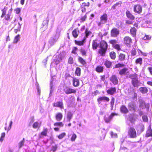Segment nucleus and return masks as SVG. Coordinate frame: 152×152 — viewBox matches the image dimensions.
I'll return each instance as SVG.
<instances>
[{
    "mask_svg": "<svg viewBox=\"0 0 152 152\" xmlns=\"http://www.w3.org/2000/svg\"><path fill=\"white\" fill-rule=\"evenodd\" d=\"M129 77L131 80V83L134 87H138L140 86V83L138 80V75L134 73L130 74Z\"/></svg>",
    "mask_w": 152,
    "mask_h": 152,
    "instance_id": "1",
    "label": "nucleus"
},
{
    "mask_svg": "<svg viewBox=\"0 0 152 152\" xmlns=\"http://www.w3.org/2000/svg\"><path fill=\"white\" fill-rule=\"evenodd\" d=\"M7 8L6 7L1 10L2 14L1 16V17L3 18L4 17V18L5 20H8L10 19V16L12 13V9L11 8L9 11L8 13L6 15V13Z\"/></svg>",
    "mask_w": 152,
    "mask_h": 152,
    "instance_id": "2",
    "label": "nucleus"
},
{
    "mask_svg": "<svg viewBox=\"0 0 152 152\" xmlns=\"http://www.w3.org/2000/svg\"><path fill=\"white\" fill-rule=\"evenodd\" d=\"M100 21L98 22L97 24L99 27H102L103 24L106 23L108 20V15L106 13H104L100 18Z\"/></svg>",
    "mask_w": 152,
    "mask_h": 152,
    "instance_id": "3",
    "label": "nucleus"
},
{
    "mask_svg": "<svg viewBox=\"0 0 152 152\" xmlns=\"http://www.w3.org/2000/svg\"><path fill=\"white\" fill-rule=\"evenodd\" d=\"M128 135L131 138H135L137 137V133L135 128L133 127H129L128 129Z\"/></svg>",
    "mask_w": 152,
    "mask_h": 152,
    "instance_id": "4",
    "label": "nucleus"
},
{
    "mask_svg": "<svg viewBox=\"0 0 152 152\" xmlns=\"http://www.w3.org/2000/svg\"><path fill=\"white\" fill-rule=\"evenodd\" d=\"M63 91L66 94H75L77 92L76 90L72 89L69 86H66L64 88Z\"/></svg>",
    "mask_w": 152,
    "mask_h": 152,
    "instance_id": "5",
    "label": "nucleus"
},
{
    "mask_svg": "<svg viewBox=\"0 0 152 152\" xmlns=\"http://www.w3.org/2000/svg\"><path fill=\"white\" fill-rule=\"evenodd\" d=\"M124 44L129 47H130L132 43V41L131 38L128 36H126L123 39Z\"/></svg>",
    "mask_w": 152,
    "mask_h": 152,
    "instance_id": "6",
    "label": "nucleus"
},
{
    "mask_svg": "<svg viewBox=\"0 0 152 152\" xmlns=\"http://www.w3.org/2000/svg\"><path fill=\"white\" fill-rule=\"evenodd\" d=\"M133 10L134 12L140 14L142 12V8L140 5L137 4L134 6Z\"/></svg>",
    "mask_w": 152,
    "mask_h": 152,
    "instance_id": "7",
    "label": "nucleus"
},
{
    "mask_svg": "<svg viewBox=\"0 0 152 152\" xmlns=\"http://www.w3.org/2000/svg\"><path fill=\"white\" fill-rule=\"evenodd\" d=\"M120 34V31L118 29L115 28H113L110 31V35L111 37H116Z\"/></svg>",
    "mask_w": 152,
    "mask_h": 152,
    "instance_id": "8",
    "label": "nucleus"
},
{
    "mask_svg": "<svg viewBox=\"0 0 152 152\" xmlns=\"http://www.w3.org/2000/svg\"><path fill=\"white\" fill-rule=\"evenodd\" d=\"M138 23H135L134 24V27L130 29V32L131 34L134 37H135L136 35L137 29V28Z\"/></svg>",
    "mask_w": 152,
    "mask_h": 152,
    "instance_id": "9",
    "label": "nucleus"
},
{
    "mask_svg": "<svg viewBox=\"0 0 152 152\" xmlns=\"http://www.w3.org/2000/svg\"><path fill=\"white\" fill-rule=\"evenodd\" d=\"M110 80L114 85H117L118 84V80L117 76L115 75H112L110 78Z\"/></svg>",
    "mask_w": 152,
    "mask_h": 152,
    "instance_id": "10",
    "label": "nucleus"
},
{
    "mask_svg": "<svg viewBox=\"0 0 152 152\" xmlns=\"http://www.w3.org/2000/svg\"><path fill=\"white\" fill-rule=\"evenodd\" d=\"M121 112L123 114H126L129 112V110L126 106L125 105H121L120 108Z\"/></svg>",
    "mask_w": 152,
    "mask_h": 152,
    "instance_id": "11",
    "label": "nucleus"
},
{
    "mask_svg": "<svg viewBox=\"0 0 152 152\" xmlns=\"http://www.w3.org/2000/svg\"><path fill=\"white\" fill-rule=\"evenodd\" d=\"M48 129L47 128H44L43 130L39 134V139L43 138L44 136H46L48 135Z\"/></svg>",
    "mask_w": 152,
    "mask_h": 152,
    "instance_id": "12",
    "label": "nucleus"
},
{
    "mask_svg": "<svg viewBox=\"0 0 152 152\" xmlns=\"http://www.w3.org/2000/svg\"><path fill=\"white\" fill-rule=\"evenodd\" d=\"M129 73L128 69L126 68H122L119 71V74L121 76L125 75Z\"/></svg>",
    "mask_w": 152,
    "mask_h": 152,
    "instance_id": "13",
    "label": "nucleus"
},
{
    "mask_svg": "<svg viewBox=\"0 0 152 152\" xmlns=\"http://www.w3.org/2000/svg\"><path fill=\"white\" fill-rule=\"evenodd\" d=\"M99 45V44L97 39L93 40L92 42V48L93 50H96Z\"/></svg>",
    "mask_w": 152,
    "mask_h": 152,
    "instance_id": "14",
    "label": "nucleus"
},
{
    "mask_svg": "<svg viewBox=\"0 0 152 152\" xmlns=\"http://www.w3.org/2000/svg\"><path fill=\"white\" fill-rule=\"evenodd\" d=\"M100 48L107 50L108 45L107 42L104 40H102L99 44Z\"/></svg>",
    "mask_w": 152,
    "mask_h": 152,
    "instance_id": "15",
    "label": "nucleus"
},
{
    "mask_svg": "<svg viewBox=\"0 0 152 152\" xmlns=\"http://www.w3.org/2000/svg\"><path fill=\"white\" fill-rule=\"evenodd\" d=\"M116 92V88L115 87H111L107 91L108 94L110 95H114Z\"/></svg>",
    "mask_w": 152,
    "mask_h": 152,
    "instance_id": "16",
    "label": "nucleus"
},
{
    "mask_svg": "<svg viewBox=\"0 0 152 152\" xmlns=\"http://www.w3.org/2000/svg\"><path fill=\"white\" fill-rule=\"evenodd\" d=\"M79 33L80 31L78 28L74 29L72 32V35L73 37L74 38H77L79 35Z\"/></svg>",
    "mask_w": 152,
    "mask_h": 152,
    "instance_id": "17",
    "label": "nucleus"
},
{
    "mask_svg": "<svg viewBox=\"0 0 152 152\" xmlns=\"http://www.w3.org/2000/svg\"><path fill=\"white\" fill-rule=\"evenodd\" d=\"M62 60V55L61 54H58L56 56V58L54 60L55 64L57 65L59 64Z\"/></svg>",
    "mask_w": 152,
    "mask_h": 152,
    "instance_id": "18",
    "label": "nucleus"
},
{
    "mask_svg": "<svg viewBox=\"0 0 152 152\" xmlns=\"http://www.w3.org/2000/svg\"><path fill=\"white\" fill-rule=\"evenodd\" d=\"M53 106L54 107H58L61 109L64 108L63 102L61 101L55 102L53 104Z\"/></svg>",
    "mask_w": 152,
    "mask_h": 152,
    "instance_id": "19",
    "label": "nucleus"
},
{
    "mask_svg": "<svg viewBox=\"0 0 152 152\" xmlns=\"http://www.w3.org/2000/svg\"><path fill=\"white\" fill-rule=\"evenodd\" d=\"M97 102L98 103H100L102 101H106L108 102L110 101L109 98L106 96H101L97 99Z\"/></svg>",
    "mask_w": 152,
    "mask_h": 152,
    "instance_id": "20",
    "label": "nucleus"
},
{
    "mask_svg": "<svg viewBox=\"0 0 152 152\" xmlns=\"http://www.w3.org/2000/svg\"><path fill=\"white\" fill-rule=\"evenodd\" d=\"M117 115V114L115 113H111L108 118H105L104 120L105 122L107 123L109 122L114 116Z\"/></svg>",
    "mask_w": 152,
    "mask_h": 152,
    "instance_id": "21",
    "label": "nucleus"
},
{
    "mask_svg": "<svg viewBox=\"0 0 152 152\" xmlns=\"http://www.w3.org/2000/svg\"><path fill=\"white\" fill-rule=\"evenodd\" d=\"M151 125H149L148 129L146 132L145 134V137H152V129L151 128Z\"/></svg>",
    "mask_w": 152,
    "mask_h": 152,
    "instance_id": "22",
    "label": "nucleus"
},
{
    "mask_svg": "<svg viewBox=\"0 0 152 152\" xmlns=\"http://www.w3.org/2000/svg\"><path fill=\"white\" fill-rule=\"evenodd\" d=\"M118 60L120 61H124L126 59V55L123 53H120L118 56Z\"/></svg>",
    "mask_w": 152,
    "mask_h": 152,
    "instance_id": "23",
    "label": "nucleus"
},
{
    "mask_svg": "<svg viewBox=\"0 0 152 152\" xmlns=\"http://www.w3.org/2000/svg\"><path fill=\"white\" fill-rule=\"evenodd\" d=\"M75 44L79 46H83L86 42V40L83 38L81 41H77L76 40H74Z\"/></svg>",
    "mask_w": 152,
    "mask_h": 152,
    "instance_id": "24",
    "label": "nucleus"
},
{
    "mask_svg": "<svg viewBox=\"0 0 152 152\" xmlns=\"http://www.w3.org/2000/svg\"><path fill=\"white\" fill-rule=\"evenodd\" d=\"M107 50H106L105 49L100 48L98 50V54L101 56H105Z\"/></svg>",
    "mask_w": 152,
    "mask_h": 152,
    "instance_id": "25",
    "label": "nucleus"
},
{
    "mask_svg": "<svg viewBox=\"0 0 152 152\" xmlns=\"http://www.w3.org/2000/svg\"><path fill=\"white\" fill-rule=\"evenodd\" d=\"M122 2L121 1H119L114 4L111 7V8L112 10H114L118 8L119 7L121 6Z\"/></svg>",
    "mask_w": 152,
    "mask_h": 152,
    "instance_id": "26",
    "label": "nucleus"
},
{
    "mask_svg": "<svg viewBox=\"0 0 152 152\" xmlns=\"http://www.w3.org/2000/svg\"><path fill=\"white\" fill-rule=\"evenodd\" d=\"M73 85L74 87H78L80 85V81L78 79L73 77L72 80Z\"/></svg>",
    "mask_w": 152,
    "mask_h": 152,
    "instance_id": "27",
    "label": "nucleus"
},
{
    "mask_svg": "<svg viewBox=\"0 0 152 152\" xmlns=\"http://www.w3.org/2000/svg\"><path fill=\"white\" fill-rule=\"evenodd\" d=\"M104 67L103 66L98 65L95 68V71L98 73H102L104 71Z\"/></svg>",
    "mask_w": 152,
    "mask_h": 152,
    "instance_id": "28",
    "label": "nucleus"
},
{
    "mask_svg": "<svg viewBox=\"0 0 152 152\" xmlns=\"http://www.w3.org/2000/svg\"><path fill=\"white\" fill-rule=\"evenodd\" d=\"M126 15L127 18L131 20H134L135 19V17L132 15L129 10L126 11Z\"/></svg>",
    "mask_w": 152,
    "mask_h": 152,
    "instance_id": "29",
    "label": "nucleus"
},
{
    "mask_svg": "<svg viewBox=\"0 0 152 152\" xmlns=\"http://www.w3.org/2000/svg\"><path fill=\"white\" fill-rule=\"evenodd\" d=\"M128 107L131 111L135 112L136 110V105L134 103H129L128 104Z\"/></svg>",
    "mask_w": 152,
    "mask_h": 152,
    "instance_id": "30",
    "label": "nucleus"
},
{
    "mask_svg": "<svg viewBox=\"0 0 152 152\" xmlns=\"http://www.w3.org/2000/svg\"><path fill=\"white\" fill-rule=\"evenodd\" d=\"M85 35L83 38L86 40V39L89 36L92 34V32L90 31L89 30L88 28H86L85 30Z\"/></svg>",
    "mask_w": 152,
    "mask_h": 152,
    "instance_id": "31",
    "label": "nucleus"
},
{
    "mask_svg": "<svg viewBox=\"0 0 152 152\" xmlns=\"http://www.w3.org/2000/svg\"><path fill=\"white\" fill-rule=\"evenodd\" d=\"M63 115L61 113H58L56 115L55 118L57 121H61Z\"/></svg>",
    "mask_w": 152,
    "mask_h": 152,
    "instance_id": "32",
    "label": "nucleus"
},
{
    "mask_svg": "<svg viewBox=\"0 0 152 152\" xmlns=\"http://www.w3.org/2000/svg\"><path fill=\"white\" fill-rule=\"evenodd\" d=\"M134 116V113L130 114L129 115V120L131 123L134 122L136 121Z\"/></svg>",
    "mask_w": 152,
    "mask_h": 152,
    "instance_id": "33",
    "label": "nucleus"
},
{
    "mask_svg": "<svg viewBox=\"0 0 152 152\" xmlns=\"http://www.w3.org/2000/svg\"><path fill=\"white\" fill-rule=\"evenodd\" d=\"M139 90L140 92L143 94H146L148 91V88L145 87H140Z\"/></svg>",
    "mask_w": 152,
    "mask_h": 152,
    "instance_id": "34",
    "label": "nucleus"
},
{
    "mask_svg": "<svg viewBox=\"0 0 152 152\" xmlns=\"http://www.w3.org/2000/svg\"><path fill=\"white\" fill-rule=\"evenodd\" d=\"M41 123H39L37 121L34 122L32 125V127L34 129H37L39 128L41 126Z\"/></svg>",
    "mask_w": 152,
    "mask_h": 152,
    "instance_id": "35",
    "label": "nucleus"
},
{
    "mask_svg": "<svg viewBox=\"0 0 152 152\" xmlns=\"http://www.w3.org/2000/svg\"><path fill=\"white\" fill-rule=\"evenodd\" d=\"M104 64L107 68H109L111 67L112 65V62L107 60L104 62Z\"/></svg>",
    "mask_w": 152,
    "mask_h": 152,
    "instance_id": "36",
    "label": "nucleus"
},
{
    "mask_svg": "<svg viewBox=\"0 0 152 152\" xmlns=\"http://www.w3.org/2000/svg\"><path fill=\"white\" fill-rule=\"evenodd\" d=\"M81 69L80 68L77 67L76 68L75 71V75L77 76H80L81 75Z\"/></svg>",
    "mask_w": 152,
    "mask_h": 152,
    "instance_id": "37",
    "label": "nucleus"
},
{
    "mask_svg": "<svg viewBox=\"0 0 152 152\" xmlns=\"http://www.w3.org/2000/svg\"><path fill=\"white\" fill-rule=\"evenodd\" d=\"M53 125L54 126L61 127L64 126V124L62 122H58L55 123Z\"/></svg>",
    "mask_w": 152,
    "mask_h": 152,
    "instance_id": "38",
    "label": "nucleus"
},
{
    "mask_svg": "<svg viewBox=\"0 0 152 152\" xmlns=\"http://www.w3.org/2000/svg\"><path fill=\"white\" fill-rule=\"evenodd\" d=\"M110 56L111 58L113 60H115L116 58V53L114 51H111L109 53Z\"/></svg>",
    "mask_w": 152,
    "mask_h": 152,
    "instance_id": "39",
    "label": "nucleus"
},
{
    "mask_svg": "<svg viewBox=\"0 0 152 152\" xmlns=\"http://www.w3.org/2000/svg\"><path fill=\"white\" fill-rule=\"evenodd\" d=\"M12 124V121H11L10 122L8 126H7V124H6V126L5 127L4 129L5 130H6L8 132L11 128V126Z\"/></svg>",
    "mask_w": 152,
    "mask_h": 152,
    "instance_id": "40",
    "label": "nucleus"
},
{
    "mask_svg": "<svg viewBox=\"0 0 152 152\" xmlns=\"http://www.w3.org/2000/svg\"><path fill=\"white\" fill-rule=\"evenodd\" d=\"M78 60L79 62L83 65H84L86 64V61L82 57L79 56L78 57Z\"/></svg>",
    "mask_w": 152,
    "mask_h": 152,
    "instance_id": "41",
    "label": "nucleus"
},
{
    "mask_svg": "<svg viewBox=\"0 0 152 152\" xmlns=\"http://www.w3.org/2000/svg\"><path fill=\"white\" fill-rule=\"evenodd\" d=\"M80 51L82 56H87L86 51L84 48H80Z\"/></svg>",
    "mask_w": 152,
    "mask_h": 152,
    "instance_id": "42",
    "label": "nucleus"
},
{
    "mask_svg": "<svg viewBox=\"0 0 152 152\" xmlns=\"http://www.w3.org/2000/svg\"><path fill=\"white\" fill-rule=\"evenodd\" d=\"M142 59L141 58H139L136 59L135 62L136 64H139L140 65L142 64Z\"/></svg>",
    "mask_w": 152,
    "mask_h": 152,
    "instance_id": "43",
    "label": "nucleus"
},
{
    "mask_svg": "<svg viewBox=\"0 0 152 152\" xmlns=\"http://www.w3.org/2000/svg\"><path fill=\"white\" fill-rule=\"evenodd\" d=\"M20 38V35L19 34L17 35L14 37L13 43L14 44L16 43L18 40H19Z\"/></svg>",
    "mask_w": 152,
    "mask_h": 152,
    "instance_id": "44",
    "label": "nucleus"
},
{
    "mask_svg": "<svg viewBox=\"0 0 152 152\" xmlns=\"http://www.w3.org/2000/svg\"><path fill=\"white\" fill-rule=\"evenodd\" d=\"M73 114L71 112H68L67 114V118L69 121H70L72 118Z\"/></svg>",
    "mask_w": 152,
    "mask_h": 152,
    "instance_id": "45",
    "label": "nucleus"
},
{
    "mask_svg": "<svg viewBox=\"0 0 152 152\" xmlns=\"http://www.w3.org/2000/svg\"><path fill=\"white\" fill-rule=\"evenodd\" d=\"M151 38V36L145 34L142 38V39L144 40H150Z\"/></svg>",
    "mask_w": 152,
    "mask_h": 152,
    "instance_id": "46",
    "label": "nucleus"
},
{
    "mask_svg": "<svg viewBox=\"0 0 152 152\" xmlns=\"http://www.w3.org/2000/svg\"><path fill=\"white\" fill-rule=\"evenodd\" d=\"M125 66V65L124 64H121L120 63H118L115 65V67L114 68H117L119 67H124Z\"/></svg>",
    "mask_w": 152,
    "mask_h": 152,
    "instance_id": "47",
    "label": "nucleus"
},
{
    "mask_svg": "<svg viewBox=\"0 0 152 152\" xmlns=\"http://www.w3.org/2000/svg\"><path fill=\"white\" fill-rule=\"evenodd\" d=\"M115 99L114 97L112 98L111 99V101L110 102V106L112 109L113 107V106L115 103Z\"/></svg>",
    "mask_w": 152,
    "mask_h": 152,
    "instance_id": "48",
    "label": "nucleus"
},
{
    "mask_svg": "<svg viewBox=\"0 0 152 152\" xmlns=\"http://www.w3.org/2000/svg\"><path fill=\"white\" fill-rule=\"evenodd\" d=\"M66 135L65 132H63L59 134L58 136V138L59 139H61Z\"/></svg>",
    "mask_w": 152,
    "mask_h": 152,
    "instance_id": "49",
    "label": "nucleus"
},
{
    "mask_svg": "<svg viewBox=\"0 0 152 152\" xmlns=\"http://www.w3.org/2000/svg\"><path fill=\"white\" fill-rule=\"evenodd\" d=\"M113 47L118 51L120 50L121 49L120 45L118 44H116L114 45Z\"/></svg>",
    "mask_w": 152,
    "mask_h": 152,
    "instance_id": "50",
    "label": "nucleus"
},
{
    "mask_svg": "<svg viewBox=\"0 0 152 152\" xmlns=\"http://www.w3.org/2000/svg\"><path fill=\"white\" fill-rule=\"evenodd\" d=\"M68 62L69 64H72L74 63V60L73 57L70 56L68 58Z\"/></svg>",
    "mask_w": 152,
    "mask_h": 152,
    "instance_id": "51",
    "label": "nucleus"
},
{
    "mask_svg": "<svg viewBox=\"0 0 152 152\" xmlns=\"http://www.w3.org/2000/svg\"><path fill=\"white\" fill-rule=\"evenodd\" d=\"M137 51L135 48H133L131 51V55L132 56H135L136 55Z\"/></svg>",
    "mask_w": 152,
    "mask_h": 152,
    "instance_id": "52",
    "label": "nucleus"
},
{
    "mask_svg": "<svg viewBox=\"0 0 152 152\" xmlns=\"http://www.w3.org/2000/svg\"><path fill=\"white\" fill-rule=\"evenodd\" d=\"M87 17V16L86 14L85 15L83 16H81L80 19V20H81L80 22H83L85 21L86 20Z\"/></svg>",
    "mask_w": 152,
    "mask_h": 152,
    "instance_id": "53",
    "label": "nucleus"
},
{
    "mask_svg": "<svg viewBox=\"0 0 152 152\" xmlns=\"http://www.w3.org/2000/svg\"><path fill=\"white\" fill-rule=\"evenodd\" d=\"M24 139L23 138L21 141L18 143V146L19 148H21L24 145Z\"/></svg>",
    "mask_w": 152,
    "mask_h": 152,
    "instance_id": "54",
    "label": "nucleus"
},
{
    "mask_svg": "<svg viewBox=\"0 0 152 152\" xmlns=\"http://www.w3.org/2000/svg\"><path fill=\"white\" fill-rule=\"evenodd\" d=\"M109 42L112 45V46L116 44L117 42V41L115 39H112L110 40Z\"/></svg>",
    "mask_w": 152,
    "mask_h": 152,
    "instance_id": "55",
    "label": "nucleus"
},
{
    "mask_svg": "<svg viewBox=\"0 0 152 152\" xmlns=\"http://www.w3.org/2000/svg\"><path fill=\"white\" fill-rule=\"evenodd\" d=\"M57 146L56 145H55L54 146L52 147V148L51 149V151H52L53 152H55L57 149Z\"/></svg>",
    "mask_w": 152,
    "mask_h": 152,
    "instance_id": "56",
    "label": "nucleus"
},
{
    "mask_svg": "<svg viewBox=\"0 0 152 152\" xmlns=\"http://www.w3.org/2000/svg\"><path fill=\"white\" fill-rule=\"evenodd\" d=\"M48 21L47 20H44L43 21V23L42 24V27H44L45 26H46L47 27L48 26Z\"/></svg>",
    "mask_w": 152,
    "mask_h": 152,
    "instance_id": "57",
    "label": "nucleus"
},
{
    "mask_svg": "<svg viewBox=\"0 0 152 152\" xmlns=\"http://www.w3.org/2000/svg\"><path fill=\"white\" fill-rule=\"evenodd\" d=\"M139 106L140 107L142 108V109L143 108L145 107V103L143 102H140Z\"/></svg>",
    "mask_w": 152,
    "mask_h": 152,
    "instance_id": "58",
    "label": "nucleus"
},
{
    "mask_svg": "<svg viewBox=\"0 0 152 152\" xmlns=\"http://www.w3.org/2000/svg\"><path fill=\"white\" fill-rule=\"evenodd\" d=\"M76 137H77V136L76 135V134H72V135L71 138V140L72 141H75V139H76Z\"/></svg>",
    "mask_w": 152,
    "mask_h": 152,
    "instance_id": "59",
    "label": "nucleus"
},
{
    "mask_svg": "<svg viewBox=\"0 0 152 152\" xmlns=\"http://www.w3.org/2000/svg\"><path fill=\"white\" fill-rule=\"evenodd\" d=\"M82 6L83 7H88L89 6L90 3L88 2H84L82 3Z\"/></svg>",
    "mask_w": 152,
    "mask_h": 152,
    "instance_id": "60",
    "label": "nucleus"
},
{
    "mask_svg": "<svg viewBox=\"0 0 152 152\" xmlns=\"http://www.w3.org/2000/svg\"><path fill=\"white\" fill-rule=\"evenodd\" d=\"M77 50V47H74L72 51V53L74 54H76V51Z\"/></svg>",
    "mask_w": 152,
    "mask_h": 152,
    "instance_id": "61",
    "label": "nucleus"
},
{
    "mask_svg": "<svg viewBox=\"0 0 152 152\" xmlns=\"http://www.w3.org/2000/svg\"><path fill=\"white\" fill-rule=\"evenodd\" d=\"M133 92H134V96L132 97V99L133 100H134L135 99H137V93H136L135 91H134Z\"/></svg>",
    "mask_w": 152,
    "mask_h": 152,
    "instance_id": "62",
    "label": "nucleus"
},
{
    "mask_svg": "<svg viewBox=\"0 0 152 152\" xmlns=\"http://www.w3.org/2000/svg\"><path fill=\"white\" fill-rule=\"evenodd\" d=\"M5 135V133L4 132L2 133L1 134V136L0 138V141H2L3 140L4 138Z\"/></svg>",
    "mask_w": 152,
    "mask_h": 152,
    "instance_id": "63",
    "label": "nucleus"
},
{
    "mask_svg": "<svg viewBox=\"0 0 152 152\" xmlns=\"http://www.w3.org/2000/svg\"><path fill=\"white\" fill-rule=\"evenodd\" d=\"M15 12L16 14H18L20 13V8H18L15 10Z\"/></svg>",
    "mask_w": 152,
    "mask_h": 152,
    "instance_id": "64",
    "label": "nucleus"
}]
</instances>
